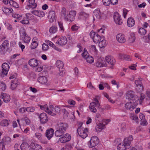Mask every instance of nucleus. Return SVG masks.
I'll return each mask as SVG.
<instances>
[{
    "label": "nucleus",
    "mask_w": 150,
    "mask_h": 150,
    "mask_svg": "<svg viewBox=\"0 0 150 150\" xmlns=\"http://www.w3.org/2000/svg\"><path fill=\"white\" fill-rule=\"evenodd\" d=\"M126 98L129 100V101L125 104V107L127 110H133L137 106V102L139 99L138 96L134 94L133 91H129L127 93Z\"/></svg>",
    "instance_id": "f257e3e1"
},
{
    "label": "nucleus",
    "mask_w": 150,
    "mask_h": 150,
    "mask_svg": "<svg viewBox=\"0 0 150 150\" xmlns=\"http://www.w3.org/2000/svg\"><path fill=\"white\" fill-rule=\"evenodd\" d=\"M133 140L132 136L126 138L122 143H120L118 145V150H127V149L130 147L131 142Z\"/></svg>",
    "instance_id": "f03ea898"
},
{
    "label": "nucleus",
    "mask_w": 150,
    "mask_h": 150,
    "mask_svg": "<svg viewBox=\"0 0 150 150\" xmlns=\"http://www.w3.org/2000/svg\"><path fill=\"white\" fill-rule=\"evenodd\" d=\"M100 105L98 100L96 98L93 99V101L90 103L89 109L91 112L95 113L97 111V108H100Z\"/></svg>",
    "instance_id": "7ed1b4c3"
},
{
    "label": "nucleus",
    "mask_w": 150,
    "mask_h": 150,
    "mask_svg": "<svg viewBox=\"0 0 150 150\" xmlns=\"http://www.w3.org/2000/svg\"><path fill=\"white\" fill-rule=\"evenodd\" d=\"M40 108L41 109L44 110L51 115L54 116L57 114L52 105H50L49 108H48L47 105H45L43 106L40 105Z\"/></svg>",
    "instance_id": "20e7f679"
},
{
    "label": "nucleus",
    "mask_w": 150,
    "mask_h": 150,
    "mask_svg": "<svg viewBox=\"0 0 150 150\" xmlns=\"http://www.w3.org/2000/svg\"><path fill=\"white\" fill-rule=\"evenodd\" d=\"M88 129L79 127L77 129V132L78 135L83 139H85L88 136Z\"/></svg>",
    "instance_id": "39448f33"
},
{
    "label": "nucleus",
    "mask_w": 150,
    "mask_h": 150,
    "mask_svg": "<svg viewBox=\"0 0 150 150\" xmlns=\"http://www.w3.org/2000/svg\"><path fill=\"white\" fill-rule=\"evenodd\" d=\"M99 143V139L96 136L92 137L90 141L88 143V146L89 148H91L96 146Z\"/></svg>",
    "instance_id": "423d86ee"
},
{
    "label": "nucleus",
    "mask_w": 150,
    "mask_h": 150,
    "mask_svg": "<svg viewBox=\"0 0 150 150\" xmlns=\"http://www.w3.org/2000/svg\"><path fill=\"white\" fill-rule=\"evenodd\" d=\"M9 69V66L6 63H4L2 65V71L0 74L1 77L6 76Z\"/></svg>",
    "instance_id": "0eeeda50"
},
{
    "label": "nucleus",
    "mask_w": 150,
    "mask_h": 150,
    "mask_svg": "<svg viewBox=\"0 0 150 150\" xmlns=\"http://www.w3.org/2000/svg\"><path fill=\"white\" fill-rule=\"evenodd\" d=\"M90 35L93 40V42L97 43L102 39L100 35L97 33L91 31L90 33Z\"/></svg>",
    "instance_id": "6e6552de"
},
{
    "label": "nucleus",
    "mask_w": 150,
    "mask_h": 150,
    "mask_svg": "<svg viewBox=\"0 0 150 150\" xmlns=\"http://www.w3.org/2000/svg\"><path fill=\"white\" fill-rule=\"evenodd\" d=\"M76 15V12L75 11H71L67 13L64 19L67 21H72L74 20Z\"/></svg>",
    "instance_id": "1a4fd4ad"
},
{
    "label": "nucleus",
    "mask_w": 150,
    "mask_h": 150,
    "mask_svg": "<svg viewBox=\"0 0 150 150\" xmlns=\"http://www.w3.org/2000/svg\"><path fill=\"white\" fill-rule=\"evenodd\" d=\"M56 65L59 69V74L60 76H63L65 73V71L64 68V64L62 62L58 60L56 62Z\"/></svg>",
    "instance_id": "9d476101"
},
{
    "label": "nucleus",
    "mask_w": 150,
    "mask_h": 150,
    "mask_svg": "<svg viewBox=\"0 0 150 150\" xmlns=\"http://www.w3.org/2000/svg\"><path fill=\"white\" fill-rule=\"evenodd\" d=\"M113 18L114 21L117 24L120 25L122 24V20L118 13L115 12L114 13Z\"/></svg>",
    "instance_id": "9b49d317"
},
{
    "label": "nucleus",
    "mask_w": 150,
    "mask_h": 150,
    "mask_svg": "<svg viewBox=\"0 0 150 150\" xmlns=\"http://www.w3.org/2000/svg\"><path fill=\"white\" fill-rule=\"evenodd\" d=\"M68 124L65 122H59L58 123L57 126V129H58L62 132L66 131L68 127Z\"/></svg>",
    "instance_id": "f8f14e48"
},
{
    "label": "nucleus",
    "mask_w": 150,
    "mask_h": 150,
    "mask_svg": "<svg viewBox=\"0 0 150 150\" xmlns=\"http://www.w3.org/2000/svg\"><path fill=\"white\" fill-rule=\"evenodd\" d=\"M116 39L117 42L120 43H124L126 41L125 35L122 33L117 34L116 36Z\"/></svg>",
    "instance_id": "ddd939ff"
},
{
    "label": "nucleus",
    "mask_w": 150,
    "mask_h": 150,
    "mask_svg": "<svg viewBox=\"0 0 150 150\" xmlns=\"http://www.w3.org/2000/svg\"><path fill=\"white\" fill-rule=\"evenodd\" d=\"M71 139V136L68 134H63L59 138V140L62 143H65L69 141Z\"/></svg>",
    "instance_id": "4468645a"
},
{
    "label": "nucleus",
    "mask_w": 150,
    "mask_h": 150,
    "mask_svg": "<svg viewBox=\"0 0 150 150\" xmlns=\"http://www.w3.org/2000/svg\"><path fill=\"white\" fill-rule=\"evenodd\" d=\"M39 118L41 123L42 124L47 122L48 119L47 115L45 113L40 114L39 116Z\"/></svg>",
    "instance_id": "2eb2a0df"
},
{
    "label": "nucleus",
    "mask_w": 150,
    "mask_h": 150,
    "mask_svg": "<svg viewBox=\"0 0 150 150\" xmlns=\"http://www.w3.org/2000/svg\"><path fill=\"white\" fill-rule=\"evenodd\" d=\"M30 147L33 150H43L42 146L36 143L32 142L30 145Z\"/></svg>",
    "instance_id": "dca6fc26"
},
{
    "label": "nucleus",
    "mask_w": 150,
    "mask_h": 150,
    "mask_svg": "<svg viewBox=\"0 0 150 150\" xmlns=\"http://www.w3.org/2000/svg\"><path fill=\"white\" fill-rule=\"evenodd\" d=\"M38 39L36 37H34L32 40V42L31 44V49H33L36 48L38 45Z\"/></svg>",
    "instance_id": "f3484780"
},
{
    "label": "nucleus",
    "mask_w": 150,
    "mask_h": 150,
    "mask_svg": "<svg viewBox=\"0 0 150 150\" xmlns=\"http://www.w3.org/2000/svg\"><path fill=\"white\" fill-rule=\"evenodd\" d=\"M48 18L50 22L54 21L56 18L55 13L54 11L52 10L49 12Z\"/></svg>",
    "instance_id": "a211bd4d"
},
{
    "label": "nucleus",
    "mask_w": 150,
    "mask_h": 150,
    "mask_svg": "<svg viewBox=\"0 0 150 150\" xmlns=\"http://www.w3.org/2000/svg\"><path fill=\"white\" fill-rule=\"evenodd\" d=\"M94 15L97 18L100 19L102 17H104L105 16V15L103 13H101L99 9H97L95 10L93 12Z\"/></svg>",
    "instance_id": "6ab92c4d"
},
{
    "label": "nucleus",
    "mask_w": 150,
    "mask_h": 150,
    "mask_svg": "<svg viewBox=\"0 0 150 150\" xmlns=\"http://www.w3.org/2000/svg\"><path fill=\"white\" fill-rule=\"evenodd\" d=\"M67 42V40L65 37H61L56 42V43H58L59 45L63 46L66 45Z\"/></svg>",
    "instance_id": "aec40b11"
},
{
    "label": "nucleus",
    "mask_w": 150,
    "mask_h": 150,
    "mask_svg": "<svg viewBox=\"0 0 150 150\" xmlns=\"http://www.w3.org/2000/svg\"><path fill=\"white\" fill-rule=\"evenodd\" d=\"M54 130L52 128L47 130L45 134V136L48 140H50L53 137L54 135Z\"/></svg>",
    "instance_id": "412c9836"
},
{
    "label": "nucleus",
    "mask_w": 150,
    "mask_h": 150,
    "mask_svg": "<svg viewBox=\"0 0 150 150\" xmlns=\"http://www.w3.org/2000/svg\"><path fill=\"white\" fill-rule=\"evenodd\" d=\"M32 13L40 17H43L45 16V12L40 10H34L31 12Z\"/></svg>",
    "instance_id": "4be33fe9"
},
{
    "label": "nucleus",
    "mask_w": 150,
    "mask_h": 150,
    "mask_svg": "<svg viewBox=\"0 0 150 150\" xmlns=\"http://www.w3.org/2000/svg\"><path fill=\"white\" fill-rule=\"evenodd\" d=\"M28 64L30 66L36 67L38 65V61L35 59H32L29 61Z\"/></svg>",
    "instance_id": "5701e85b"
},
{
    "label": "nucleus",
    "mask_w": 150,
    "mask_h": 150,
    "mask_svg": "<svg viewBox=\"0 0 150 150\" xmlns=\"http://www.w3.org/2000/svg\"><path fill=\"white\" fill-rule=\"evenodd\" d=\"M1 97L4 102L6 103L8 102L11 99L9 95L6 93H1Z\"/></svg>",
    "instance_id": "b1692460"
},
{
    "label": "nucleus",
    "mask_w": 150,
    "mask_h": 150,
    "mask_svg": "<svg viewBox=\"0 0 150 150\" xmlns=\"http://www.w3.org/2000/svg\"><path fill=\"white\" fill-rule=\"evenodd\" d=\"M106 61L109 64L113 65L114 64L115 61L114 59L110 56H108L105 57Z\"/></svg>",
    "instance_id": "393cba45"
},
{
    "label": "nucleus",
    "mask_w": 150,
    "mask_h": 150,
    "mask_svg": "<svg viewBox=\"0 0 150 150\" xmlns=\"http://www.w3.org/2000/svg\"><path fill=\"white\" fill-rule=\"evenodd\" d=\"M8 41L5 40L0 46V52H4L5 48L8 47Z\"/></svg>",
    "instance_id": "a878e982"
},
{
    "label": "nucleus",
    "mask_w": 150,
    "mask_h": 150,
    "mask_svg": "<svg viewBox=\"0 0 150 150\" xmlns=\"http://www.w3.org/2000/svg\"><path fill=\"white\" fill-rule=\"evenodd\" d=\"M3 11L6 14L9 15L13 12V9L11 8H7L3 7L2 8Z\"/></svg>",
    "instance_id": "bb28decb"
},
{
    "label": "nucleus",
    "mask_w": 150,
    "mask_h": 150,
    "mask_svg": "<svg viewBox=\"0 0 150 150\" xmlns=\"http://www.w3.org/2000/svg\"><path fill=\"white\" fill-rule=\"evenodd\" d=\"M127 26L129 27H132L135 24V21L132 18H129L127 20Z\"/></svg>",
    "instance_id": "cd10ccee"
},
{
    "label": "nucleus",
    "mask_w": 150,
    "mask_h": 150,
    "mask_svg": "<svg viewBox=\"0 0 150 150\" xmlns=\"http://www.w3.org/2000/svg\"><path fill=\"white\" fill-rule=\"evenodd\" d=\"M119 57L120 59H124L127 61L131 60V57L129 55L123 54H119Z\"/></svg>",
    "instance_id": "c85d7f7f"
},
{
    "label": "nucleus",
    "mask_w": 150,
    "mask_h": 150,
    "mask_svg": "<svg viewBox=\"0 0 150 150\" xmlns=\"http://www.w3.org/2000/svg\"><path fill=\"white\" fill-rule=\"evenodd\" d=\"M23 15V14L20 12L14 13L12 14V16L13 17L19 20H21V19Z\"/></svg>",
    "instance_id": "c756f323"
},
{
    "label": "nucleus",
    "mask_w": 150,
    "mask_h": 150,
    "mask_svg": "<svg viewBox=\"0 0 150 150\" xmlns=\"http://www.w3.org/2000/svg\"><path fill=\"white\" fill-rule=\"evenodd\" d=\"M96 65L99 67H101L105 66V62L104 61L102 60V58L99 59L96 63Z\"/></svg>",
    "instance_id": "7c9ffc66"
},
{
    "label": "nucleus",
    "mask_w": 150,
    "mask_h": 150,
    "mask_svg": "<svg viewBox=\"0 0 150 150\" xmlns=\"http://www.w3.org/2000/svg\"><path fill=\"white\" fill-rule=\"evenodd\" d=\"M39 82L42 84H45L47 82V79L46 76H40L38 79Z\"/></svg>",
    "instance_id": "2f4dec72"
},
{
    "label": "nucleus",
    "mask_w": 150,
    "mask_h": 150,
    "mask_svg": "<svg viewBox=\"0 0 150 150\" xmlns=\"http://www.w3.org/2000/svg\"><path fill=\"white\" fill-rule=\"evenodd\" d=\"M29 5H28V7L31 8H36L37 6V4L35 3V0H29Z\"/></svg>",
    "instance_id": "473e14b6"
},
{
    "label": "nucleus",
    "mask_w": 150,
    "mask_h": 150,
    "mask_svg": "<svg viewBox=\"0 0 150 150\" xmlns=\"http://www.w3.org/2000/svg\"><path fill=\"white\" fill-rule=\"evenodd\" d=\"M136 39L135 34L133 33H131L129 37L128 41L129 43H132L134 42Z\"/></svg>",
    "instance_id": "72a5a7b5"
},
{
    "label": "nucleus",
    "mask_w": 150,
    "mask_h": 150,
    "mask_svg": "<svg viewBox=\"0 0 150 150\" xmlns=\"http://www.w3.org/2000/svg\"><path fill=\"white\" fill-rule=\"evenodd\" d=\"M21 150H29V145L26 142H23L21 145Z\"/></svg>",
    "instance_id": "f704fd0d"
},
{
    "label": "nucleus",
    "mask_w": 150,
    "mask_h": 150,
    "mask_svg": "<svg viewBox=\"0 0 150 150\" xmlns=\"http://www.w3.org/2000/svg\"><path fill=\"white\" fill-rule=\"evenodd\" d=\"M89 51L90 52L94 54H96L98 52L96 46L94 45H91L89 47Z\"/></svg>",
    "instance_id": "c9c22d12"
},
{
    "label": "nucleus",
    "mask_w": 150,
    "mask_h": 150,
    "mask_svg": "<svg viewBox=\"0 0 150 150\" xmlns=\"http://www.w3.org/2000/svg\"><path fill=\"white\" fill-rule=\"evenodd\" d=\"M99 46L100 48H104L106 46L107 44L106 41L104 39H102L101 41H99Z\"/></svg>",
    "instance_id": "e433bc0d"
},
{
    "label": "nucleus",
    "mask_w": 150,
    "mask_h": 150,
    "mask_svg": "<svg viewBox=\"0 0 150 150\" xmlns=\"http://www.w3.org/2000/svg\"><path fill=\"white\" fill-rule=\"evenodd\" d=\"M105 126L102 123H100L96 126V131L97 132H100L105 127Z\"/></svg>",
    "instance_id": "4c0bfd02"
},
{
    "label": "nucleus",
    "mask_w": 150,
    "mask_h": 150,
    "mask_svg": "<svg viewBox=\"0 0 150 150\" xmlns=\"http://www.w3.org/2000/svg\"><path fill=\"white\" fill-rule=\"evenodd\" d=\"M1 126L3 127H7L9 124V120L4 119L2 120L0 122Z\"/></svg>",
    "instance_id": "58836bf2"
},
{
    "label": "nucleus",
    "mask_w": 150,
    "mask_h": 150,
    "mask_svg": "<svg viewBox=\"0 0 150 150\" xmlns=\"http://www.w3.org/2000/svg\"><path fill=\"white\" fill-rule=\"evenodd\" d=\"M18 81L16 79L12 81L11 86V88L12 90H14L16 88L18 85Z\"/></svg>",
    "instance_id": "ea45409f"
},
{
    "label": "nucleus",
    "mask_w": 150,
    "mask_h": 150,
    "mask_svg": "<svg viewBox=\"0 0 150 150\" xmlns=\"http://www.w3.org/2000/svg\"><path fill=\"white\" fill-rule=\"evenodd\" d=\"M67 10L65 7H62L61 8L60 12V14L62 16L64 17L65 18V16H66L67 15Z\"/></svg>",
    "instance_id": "a19ab883"
},
{
    "label": "nucleus",
    "mask_w": 150,
    "mask_h": 150,
    "mask_svg": "<svg viewBox=\"0 0 150 150\" xmlns=\"http://www.w3.org/2000/svg\"><path fill=\"white\" fill-rule=\"evenodd\" d=\"M87 62L89 64H91L93 62L94 59L93 57L89 55L85 59Z\"/></svg>",
    "instance_id": "79ce46f5"
},
{
    "label": "nucleus",
    "mask_w": 150,
    "mask_h": 150,
    "mask_svg": "<svg viewBox=\"0 0 150 150\" xmlns=\"http://www.w3.org/2000/svg\"><path fill=\"white\" fill-rule=\"evenodd\" d=\"M136 91L139 92H142L144 90V87L142 84L139 85L138 86H135Z\"/></svg>",
    "instance_id": "37998d69"
},
{
    "label": "nucleus",
    "mask_w": 150,
    "mask_h": 150,
    "mask_svg": "<svg viewBox=\"0 0 150 150\" xmlns=\"http://www.w3.org/2000/svg\"><path fill=\"white\" fill-rule=\"evenodd\" d=\"M130 119L136 122H138V118L137 116L135 115L131 114L130 116Z\"/></svg>",
    "instance_id": "c03bdc74"
},
{
    "label": "nucleus",
    "mask_w": 150,
    "mask_h": 150,
    "mask_svg": "<svg viewBox=\"0 0 150 150\" xmlns=\"http://www.w3.org/2000/svg\"><path fill=\"white\" fill-rule=\"evenodd\" d=\"M58 24L59 28V30L62 33H63L64 31V28L63 25V23L61 21L58 22Z\"/></svg>",
    "instance_id": "a18cd8bd"
},
{
    "label": "nucleus",
    "mask_w": 150,
    "mask_h": 150,
    "mask_svg": "<svg viewBox=\"0 0 150 150\" xmlns=\"http://www.w3.org/2000/svg\"><path fill=\"white\" fill-rule=\"evenodd\" d=\"M57 31V27L52 26L50 28L49 32L51 33L54 34Z\"/></svg>",
    "instance_id": "49530a36"
},
{
    "label": "nucleus",
    "mask_w": 150,
    "mask_h": 150,
    "mask_svg": "<svg viewBox=\"0 0 150 150\" xmlns=\"http://www.w3.org/2000/svg\"><path fill=\"white\" fill-rule=\"evenodd\" d=\"M10 5L14 7L18 8L19 7V5L16 2L13 0H10L9 1Z\"/></svg>",
    "instance_id": "de8ad7c7"
},
{
    "label": "nucleus",
    "mask_w": 150,
    "mask_h": 150,
    "mask_svg": "<svg viewBox=\"0 0 150 150\" xmlns=\"http://www.w3.org/2000/svg\"><path fill=\"white\" fill-rule=\"evenodd\" d=\"M23 37V40L25 43H28L30 40V38L28 35H26Z\"/></svg>",
    "instance_id": "09e8293b"
},
{
    "label": "nucleus",
    "mask_w": 150,
    "mask_h": 150,
    "mask_svg": "<svg viewBox=\"0 0 150 150\" xmlns=\"http://www.w3.org/2000/svg\"><path fill=\"white\" fill-rule=\"evenodd\" d=\"M22 122L24 121L27 125H29L30 123V120L26 116H25L22 118L21 120Z\"/></svg>",
    "instance_id": "8fccbe9b"
},
{
    "label": "nucleus",
    "mask_w": 150,
    "mask_h": 150,
    "mask_svg": "<svg viewBox=\"0 0 150 150\" xmlns=\"http://www.w3.org/2000/svg\"><path fill=\"white\" fill-rule=\"evenodd\" d=\"M138 32L142 35H145L146 33V30L145 29L141 28L139 29Z\"/></svg>",
    "instance_id": "3c124183"
},
{
    "label": "nucleus",
    "mask_w": 150,
    "mask_h": 150,
    "mask_svg": "<svg viewBox=\"0 0 150 150\" xmlns=\"http://www.w3.org/2000/svg\"><path fill=\"white\" fill-rule=\"evenodd\" d=\"M11 141V139L10 137H6L3 139L2 140V142H1L0 144H2L3 143L4 144L8 143L10 142Z\"/></svg>",
    "instance_id": "603ef678"
},
{
    "label": "nucleus",
    "mask_w": 150,
    "mask_h": 150,
    "mask_svg": "<svg viewBox=\"0 0 150 150\" xmlns=\"http://www.w3.org/2000/svg\"><path fill=\"white\" fill-rule=\"evenodd\" d=\"M64 133V132H62L59 130L58 129H57V130L55 132V135L57 137H61Z\"/></svg>",
    "instance_id": "864d4df0"
},
{
    "label": "nucleus",
    "mask_w": 150,
    "mask_h": 150,
    "mask_svg": "<svg viewBox=\"0 0 150 150\" xmlns=\"http://www.w3.org/2000/svg\"><path fill=\"white\" fill-rule=\"evenodd\" d=\"M79 16L81 18H87L88 16V14L83 11L80 13Z\"/></svg>",
    "instance_id": "5fc2aeb1"
},
{
    "label": "nucleus",
    "mask_w": 150,
    "mask_h": 150,
    "mask_svg": "<svg viewBox=\"0 0 150 150\" xmlns=\"http://www.w3.org/2000/svg\"><path fill=\"white\" fill-rule=\"evenodd\" d=\"M17 122H18L21 128V130L24 133H25V134L27 133L30 130L29 128L28 127H27L26 128H25V129H24L23 130L22 128H21V124H20V121H19V119H18L17 120Z\"/></svg>",
    "instance_id": "6e6d98bb"
},
{
    "label": "nucleus",
    "mask_w": 150,
    "mask_h": 150,
    "mask_svg": "<svg viewBox=\"0 0 150 150\" xmlns=\"http://www.w3.org/2000/svg\"><path fill=\"white\" fill-rule=\"evenodd\" d=\"M35 77L36 75L33 72H31L28 75V78L30 80H33Z\"/></svg>",
    "instance_id": "4d7b16f0"
},
{
    "label": "nucleus",
    "mask_w": 150,
    "mask_h": 150,
    "mask_svg": "<svg viewBox=\"0 0 150 150\" xmlns=\"http://www.w3.org/2000/svg\"><path fill=\"white\" fill-rule=\"evenodd\" d=\"M35 137L40 141L42 139V134L39 132L36 133L35 134Z\"/></svg>",
    "instance_id": "13d9d810"
},
{
    "label": "nucleus",
    "mask_w": 150,
    "mask_h": 150,
    "mask_svg": "<svg viewBox=\"0 0 150 150\" xmlns=\"http://www.w3.org/2000/svg\"><path fill=\"white\" fill-rule=\"evenodd\" d=\"M19 33L22 36H24L26 34L25 30L24 28H20Z\"/></svg>",
    "instance_id": "bf43d9fd"
},
{
    "label": "nucleus",
    "mask_w": 150,
    "mask_h": 150,
    "mask_svg": "<svg viewBox=\"0 0 150 150\" xmlns=\"http://www.w3.org/2000/svg\"><path fill=\"white\" fill-rule=\"evenodd\" d=\"M49 46L45 43H43L42 45V50L43 51H46L49 49Z\"/></svg>",
    "instance_id": "052dcab7"
},
{
    "label": "nucleus",
    "mask_w": 150,
    "mask_h": 150,
    "mask_svg": "<svg viewBox=\"0 0 150 150\" xmlns=\"http://www.w3.org/2000/svg\"><path fill=\"white\" fill-rule=\"evenodd\" d=\"M102 2L103 4L106 6H109L111 3L110 0H103Z\"/></svg>",
    "instance_id": "680f3d73"
},
{
    "label": "nucleus",
    "mask_w": 150,
    "mask_h": 150,
    "mask_svg": "<svg viewBox=\"0 0 150 150\" xmlns=\"http://www.w3.org/2000/svg\"><path fill=\"white\" fill-rule=\"evenodd\" d=\"M26 108V111L28 112H33L35 110V108L33 107H28Z\"/></svg>",
    "instance_id": "e2e57ef3"
},
{
    "label": "nucleus",
    "mask_w": 150,
    "mask_h": 150,
    "mask_svg": "<svg viewBox=\"0 0 150 150\" xmlns=\"http://www.w3.org/2000/svg\"><path fill=\"white\" fill-rule=\"evenodd\" d=\"M82 55L84 58L86 59V57L89 55V54L87 51L85 50L84 52L82 54Z\"/></svg>",
    "instance_id": "0e129e2a"
},
{
    "label": "nucleus",
    "mask_w": 150,
    "mask_h": 150,
    "mask_svg": "<svg viewBox=\"0 0 150 150\" xmlns=\"http://www.w3.org/2000/svg\"><path fill=\"white\" fill-rule=\"evenodd\" d=\"M20 23L23 24L29 25V21L27 20L23 19L20 21Z\"/></svg>",
    "instance_id": "69168bd1"
},
{
    "label": "nucleus",
    "mask_w": 150,
    "mask_h": 150,
    "mask_svg": "<svg viewBox=\"0 0 150 150\" xmlns=\"http://www.w3.org/2000/svg\"><path fill=\"white\" fill-rule=\"evenodd\" d=\"M110 120L108 119H103V120L102 123L103 124V125L105 126V125L108 124L110 122Z\"/></svg>",
    "instance_id": "338daca9"
},
{
    "label": "nucleus",
    "mask_w": 150,
    "mask_h": 150,
    "mask_svg": "<svg viewBox=\"0 0 150 150\" xmlns=\"http://www.w3.org/2000/svg\"><path fill=\"white\" fill-rule=\"evenodd\" d=\"M45 42L46 43H48L50 47H54V44L52 42L48 40H45Z\"/></svg>",
    "instance_id": "774afa93"
}]
</instances>
